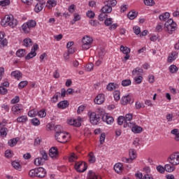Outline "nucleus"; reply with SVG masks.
Listing matches in <instances>:
<instances>
[{"label":"nucleus","mask_w":179,"mask_h":179,"mask_svg":"<svg viewBox=\"0 0 179 179\" xmlns=\"http://www.w3.org/2000/svg\"><path fill=\"white\" fill-rule=\"evenodd\" d=\"M103 114H104V110L101 108H98L96 112H89L88 117L90 122L92 125H99L103 120Z\"/></svg>","instance_id":"f257e3e1"},{"label":"nucleus","mask_w":179,"mask_h":179,"mask_svg":"<svg viewBox=\"0 0 179 179\" xmlns=\"http://www.w3.org/2000/svg\"><path fill=\"white\" fill-rule=\"evenodd\" d=\"M1 24L3 27H11V29H15L17 26V20L13 17L12 14L6 15L5 17L1 19Z\"/></svg>","instance_id":"f03ea898"},{"label":"nucleus","mask_w":179,"mask_h":179,"mask_svg":"<svg viewBox=\"0 0 179 179\" xmlns=\"http://www.w3.org/2000/svg\"><path fill=\"white\" fill-rule=\"evenodd\" d=\"M31 178L38 177V178H44L47 176V171L43 167L31 169L29 172Z\"/></svg>","instance_id":"7ed1b4c3"},{"label":"nucleus","mask_w":179,"mask_h":179,"mask_svg":"<svg viewBox=\"0 0 179 179\" xmlns=\"http://www.w3.org/2000/svg\"><path fill=\"white\" fill-rule=\"evenodd\" d=\"M37 25V22H36V20H29L27 22H24L22 25V29L23 33L25 34H29L30 33V31L31 29H34L36 26Z\"/></svg>","instance_id":"20e7f679"},{"label":"nucleus","mask_w":179,"mask_h":179,"mask_svg":"<svg viewBox=\"0 0 179 179\" xmlns=\"http://www.w3.org/2000/svg\"><path fill=\"white\" fill-rule=\"evenodd\" d=\"M165 30L169 33V34H173L177 30V23L173 20V19H169L164 24Z\"/></svg>","instance_id":"39448f33"},{"label":"nucleus","mask_w":179,"mask_h":179,"mask_svg":"<svg viewBox=\"0 0 179 179\" xmlns=\"http://www.w3.org/2000/svg\"><path fill=\"white\" fill-rule=\"evenodd\" d=\"M82 48L83 50H89L92 47V44H93V38L89 36H85L82 39Z\"/></svg>","instance_id":"423d86ee"},{"label":"nucleus","mask_w":179,"mask_h":179,"mask_svg":"<svg viewBox=\"0 0 179 179\" xmlns=\"http://www.w3.org/2000/svg\"><path fill=\"white\" fill-rule=\"evenodd\" d=\"M75 170L78 173H85L87 170V164L85 162H77L75 163Z\"/></svg>","instance_id":"0eeeda50"},{"label":"nucleus","mask_w":179,"mask_h":179,"mask_svg":"<svg viewBox=\"0 0 179 179\" xmlns=\"http://www.w3.org/2000/svg\"><path fill=\"white\" fill-rule=\"evenodd\" d=\"M66 135L69 134L62 131V133L55 134V138L59 143H66L68 142V136Z\"/></svg>","instance_id":"6e6552de"},{"label":"nucleus","mask_w":179,"mask_h":179,"mask_svg":"<svg viewBox=\"0 0 179 179\" xmlns=\"http://www.w3.org/2000/svg\"><path fill=\"white\" fill-rule=\"evenodd\" d=\"M11 111L14 115H19V114H22V113H23V105L20 103L13 105L11 108Z\"/></svg>","instance_id":"1a4fd4ad"},{"label":"nucleus","mask_w":179,"mask_h":179,"mask_svg":"<svg viewBox=\"0 0 179 179\" xmlns=\"http://www.w3.org/2000/svg\"><path fill=\"white\" fill-rule=\"evenodd\" d=\"M169 162L172 166H178L179 164V152H174L171 155Z\"/></svg>","instance_id":"9d476101"},{"label":"nucleus","mask_w":179,"mask_h":179,"mask_svg":"<svg viewBox=\"0 0 179 179\" xmlns=\"http://www.w3.org/2000/svg\"><path fill=\"white\" fill-rule=\"evenodd\" d=\"M102 121L106 122L108 125H111L114 122V117L108 115V113H103L102 115Z\"/></svg>","instance_id":"9b49d317"},{"label":"nucleus","mask_w":179,"mask_h":179,"mask_svg":"<svg viewBox=\"0 0 179 179\" xmlns=\"http://www.w3.org/2000/svg\"><path fill=\"white\" fill-rule=\"evenodd\" d=\"M80 121H82V118L80 117H78V119H70L68 120V124L73 125V127H79L82 125Z\"/></svg>","instance_id":"f8f14e48"},{"label":"nucleus","mask_w":179,"mask_h":179,"mask_svg":"<svg viewBox=\"0 0 179 179\" xmlns=\"http://www.w3.org/2000/svg\"><path fill=\"white\" fill-rule=\"evenodd\" d=\"M59 155V152H58V148L57 147H52L49 150V156L52 157V159H57Z\"/></svg>","instance_id":"ddd939ff"},{"label":"nucleus","mask_w":179,"mask_h":179,"mask_svg":"<svg viewBox=\"0 0 179 179\" xmlns=\"http://www.w3.org/2000/svg\"><path fill=\"white\" fill-rule=\"evenodd\" d=\"M128 103L129 104H131V103H134V101H132V96H131V95H127L122 98L121 103L123 106H127V104H128Z\"/></svg>","instance_id":"4468645a"},{"label":"nucleus","mask_w":179,"mask_h":179,"mask_svg":"<svg viewBox=\"0 0 179 179\" xmlns=\"http://www.w3.org/2000/svg\"><path fill=\"white\" fill-rule=\"evenodd\" d=\"M104 100H106V99L104 98V94H99L94 99V102L95 103V104L100 105V104H103V103H104Z\"/></svg>","instance_id":"2eb2a0df"},{"label":"nucleus","mask_w":179,"mask_h":179,"mask_svg":"<svg viewBox=\"0 0 179 179\" xmlns=\"http://www.w3.org/2000/svg\"><path fill=\"white\" fill-rule=\"evenodd\" d=\"M4 37L5 32L0 31V45H2V47L8 45V39L5 38Z\"/></svg>","instance_id":"dca6fc26"},{"label":"nucleus","mask_w":179,"mask_h":179,"mask_svg":"<svg viewBox=\"0 0 179 179\" xmlns=\"http://www.w3.org/2000/svg\"><path fill=\"white\" fill-rule=\"evenodd\" d=\"M44 5H45V1H41L40 3H37L35 6L34 10L36 13L41 12L44 8Z\"/></svg>","instance_id":"f3484780"},{"label":"nucleus","mask_w":179,"mask_h":179,"mask_svg":"<svg viewBox=\"0 0 179 179\" xmlns=\"http://www.w3.org/2000/svg\"><path fill=\"white\" fill-rule=\"evenodd\" d=\"M58 108H61V110H65L67 107H69V101L67 100L61 101L57 103Z\"/></svg>","instance_id":"a211bd4d"},{"label":"nucleus","mask_w":179,"mask_h":179,"mask_svg":"<svg viewBox=\"0 0 179 179\" xmlns=\"http://www.w3.org/2000/svg\"><path fill=\"white\" fill-rule=\"evenodd\" d=\"M113 169L117 174H121V173H122V170H124L122 164L120 162L115 164Z\"/></svg>","instance_id":"6ab92c4d"},{"label":"nucleus","mask_w":179,"mask_h":179,"mask_svg":"<svg viewBox=\"0 0 179 179\" xmlns=\"http://www.w3.org/2000/svg\"><path fill=\"white\" fill-rule=\"evenodd\" d=\"M118 87H120V85L114 83H110L106 86L107 90L109 92H113V90H115V89H118Z\"/></svg>","instance_id":"aec40b11"},{"label":"nucleus","mask_w":179,"mask_h":179,"mask_svg":"<svg viewBox=\"0 0 179 179\" xmlns=\"http://www.w3.org/2000/svg\"><path fill=\"white\" fill-rule=\"evenodd\" d=\"M101 12H103V13H111L113 12V7L106 3L105 6L101 9Z\"/></svg>","instance_id":"412c9836"},{"label":"nucleus","mask_w":179,"mask_h":179,"mask_svg":"<svg viewBox=\"0 0 179 179\" xmlns=\"http://www.w3.org/2000/svg\"><path fill=\"white\" fill-rule=\"evenodd\" d=\"M16 122L18 124H26L29 121V118L26 115H21L16 119Z\"/></svg>","instance_id":"4be33fe9"},{"label":"nucleus","mask_w":179,"mask_h":179,"mask_svg":"<svg viewBox=\"0 0 179 179\" xmlns=\"http://www.w3.org/2000/svg\"><path fill=\"white\" fill-rule=\"evenodd\" d=\"M23 74H22V72L19 71H12L10 73V76H12V78H14L15 79H17V80H19Z\"/></svg>","instance_id":"5701e85b"},{"label":"nucleus","mask_w":179,"mask_h":179,"mask_svg":"<svg viewBox=\"0 0 179 179\" xmlns=\"http://www.w3.org/2000/svg\"><path fill=\"white\" fill-rule=\"evenodd\" d=\"M143 73V69H141L140 67H136L132 71V75L134 76H141Z\"/></svg>","instance_id":"b1692460"},{"label":"nucleus","mask_w":179,"mask_h":179,"mask_svg":"<svg viewBox=\"0 0 179 179\" xmlns=\"http://www.w3.org/2000/svg\"><path fill=\"white\" fill-rule=\"evenodd\" d=\"M88 179H101V176L96 174V173L93 172L92 171H89Z\"/></svg>","instance_id":"393cba45"},{"label":"nucleus","mask_w":179,"mask_h":179,"mask_svg":"<svg viewBox=\"0 0 179 179\" xmlns=\"http://www.w3.org/2000/svg\"><path fill=\"white\" fill-rule=\"evenodd\" d=\"M23 45L29 48L33 45V41L30 38H26L23 40Z\"/></svg>","instance_id":"a878e982"},{"label":"nucleus","mask_w":179,"mask_h":179,"mask_svg":"<svg viewBox=\"0 0 179 179\" xmlns=\"http://www.w3.org/2000/svg\"><path fill=\"white\" fill-rule=\"evenodd\" d=\"M19 142V138H14L8 141V146H10V148H13L14 146H16L17 145V143Z\"/></svg>","instance_id":"bb28decb"},{"label":"nucleus","mask_w":179,"mask_h":179,"mask_svg":"<svg viewBox=\"0 0 179 179\" xmlns=\"http://www.w3.org/2000/svg\"><path fill=\"white\" fill-rule=\"evenodd\" d=\"M88 157L89 163H90L91 164L93 163H96V156H94V153H93V152H90L88 154Z\"/></svg>","instance_id":"cd10ccee"},{"label":"nucleus","mask_w":179,"mask_h":179,"mask_svg":"<svg viewBox=\"0 0 179 179\" xmlns=\"http://www.w3.org/2000/svg\"><path fill=\"white\" fill-rule=\"evenodd\" d=\"M129 159H131V162L135 160V159H136V152H135V150L130 149L129 150Z\"/></svg>","instance_id":"c85d7f7f"},{"label":"nucleus","mask_w":179,"mask_h":179,"mask_svg":"<svg viewBox=\"0 0 179 179\" xmlns=\"http://www.w3.org/2000/svg\"><path fill=\"white\" fill-rule=\"evenodd\" d=\"M44 163H45V161L43 159H42L41 157H38V158L35 159V160H34L35 166H43V164H44Z\"/></svg>","instance_id":"c756f323"},{"label":"nucleus","mask_w":179,"mask_h":179,"mask_svg":"<svg viewBox=\"0 0 179 179\" xmlns=\"http://www.w3.org/2000/svg\"><path fill=\"white\" fill-rule=\"evenodd\" d=\"M127 16L130 20H134L138 16V12L131 10L129 12Z\"/></svg>","instance_id":"7c9ffc66"},{"label":"nucleus","mask_w":179,"mask_h":179,"mask_svg":"<svg viewBox=\"0 0 179 179\" xmlns=\"http://www.w3.org/2000/svg\"><path fill=\"white\" fill-rule=\"evenodd\" d=\"M132 132H134V134H141V132H142V131H143V129H142V127L141 126H138V125H135L132 129H131Z\"/></svg>","instance_id":"2f4dec72"},{"label":"nucleus","mask_w":179,"mask_h":179,"mask_svg":"<svg viewBox=\"0 0 179 179\" xmlns=\"http://www.w3.org/2000/svg\"><path fill=\"white\" fill-rule=\"evenodd\" d=\"M16 55L19 58H23L24 55H26V50L24 49H20L16 52Z\"/></svg>","instance_id":"473e14b6"},{"label":"nucleus","mask_w":179,"mask_h":179,"mask_svg":"<svg viewBox=\"0 0 179 179\" xmlns=\"http://www.w3.org/2000/svg\"><path fill=\"white\" fill-rule=\"evenodd\" d=\"M159 17V20L166 22V20H167V19H169V17H170V13H165L164 14H161Z\"/></svg>","instance_id":"72a5a7b5"},{"label":"nucleus","mask_w":179,"mask_h":179,"mask_svg":"<svg viewBox=\"0 0 179 179\" xmlns=\"http://www.w3.org/2000/svg\"><path fill=\"white\" fill-rule=\"evenodd\" d=\"M120 51H122V52H123L124 55H128L131 52V49L128 47L121 45L120 46Z\"/></svg>","instance_id":"f704fd0d"},{"label":"nucleus","mask_w":179,"mask_h":179,"mask_svg":"<svg viewBox=\"0 0 179 179\" xmlns=\"http://www.w3.org/2000/svg\"><path fill=\"white\" fill-rule=\"evenodd\" d=\"M59 96H61V93L60 92H56L53 96L50 99V101L52 103H57L58 101V97H59Z\"/></svg>","instance_id":"c9c22d12"},{"label":"nucleus","mask_w":179,"mask_h":179,"mask_svg":"<svg viewBox=\"0 0 179 179\" xmlns=\"http://www.w3.org/2000/svg\"><path fill=\"white\" fill-rule=\"evenodd\" d=\"M136 125L135 122H124V128H134Z\"/></svg>","instance_id":"e433bc0d"},{"label":"nucleus","mask_w":179,"mask_h":179,"mask_svg":"<svg viewBox=\"0 0 179 179\" xmlns=\"http://www.w3.org/2000/svg\"><path fill=\"white\" fill-rule=\"evenodd\" d=\"M69 160L71 163H73V162H76V160H78V155H76V154H75V152L70 154Z\"/></svg>","instance_id":"4c0bfd02"},{"label":"nucleus","mask_w":179,"mask_h":179,"mask_svg":"<svg viewBox=\"0 0 179 179\" xmlns=\"http://www.w3.org/2000/svg\"><path fill=\"white\" fill-rule=\"evenodd\" d=\"M164 167H165V171H167L168 173H173V171L176 170V168L174 166H172L170 164H166Z\"/></svg>","instance_id":"58836bf2"},{"label":"nucleus","mask_w":179,"mask_h":179,"mask_svg":"<svg viewBox=\"0 0 179 179\" xmlns=\"http://www.w3.org/2000/svg\"><path fill=\"white\" fill-rule=\"evenodd\" d=\"M13 167L15 169V170H22V165L18 162H13L11 163Z\"/></svg>","instance_id":"ea45409f"},{"label":"nucleus","mask_w":179,"mask_h":179,"mask_svg":"<svg viewBox=\"0 0 179 179\" xmlns=\"http://www.w3.org/2000/svg\"><path fill=\"white\" fill-rule=\"evenodd\" d=\"M132 82L129 79H126L122 80V86L124 87H127V86H131Z\"/></svg>","instance_id":"a19ab883"},{"label":"nucleus","mask_w":179,"mask_h":179,"mask_svg":"<svg viewBox=\"0 0 179 179\" xmlns=\"http://www.w3.org/2000/svg\"><path fill=\"white\" fill-rule=\"evenodd\" d=\"M36 55L37 52L31 50V52L25 57V59H31V58H34Z\"/></svg>","instance_id":"79ce46f5"},{"label":"nucleus","mask_w":179,"mask_h":179,"mask_svg":"<svg viewBox=\"0 0 179 179\" xmlns=\"http://www.w3.org/2000/svg\"><path fill=\"white\" fill-rule=\"evenodd\" d=\"M169 71L171 73H177L178 72V67L176 65H171L169 66Z\"/></svg>","instance_id":"37998d69"},{"label":"nucleus","mask_w":179,"mask_h":179,"mask_svg":"<svg viewBox=\"0 0 179 179\" xmlns=\"http://www.w3.org/2000/svg\"><path fill=\"white\" fill-rule=\"evenodd\" d=\"M143 80V77L142 76H138L134 78V82L136 85H141Z\"/></svg>","instance_id":"c03bdc74"},{"label":"nucleus","mask_w":179,"mask_h":179,"mask_svg":"<svg viewBox=\"0 0 179 179\" xmlns=\"http://www.w3.org/2000/svg\"><path fill=\"white\" fill-rule=\"evenodd\" d=\"M8 135V128L2 127L0 129V136H6Z\"/></svg>","instance_id":"a18cd8bd"},{"label":"nucleus","mask_w":179,"mask_h":179,"mask_svg":"<svg viewBox=\"0 0 179 179\" xmlns=\"http://www.w3.org/2000/svg\"><path fill=\"white\" fill-rule=\"evenodd\" d=\"M55 132H56V134H61L62 132H64V129L62 128V126L56 125L55 127Z\"/></svg>","instance_id":"49530a36"},{"label":"nucleus","mask_w":179,"mask_h":179,"mask_svg":"<svg viewBox=\"0 0 179 179\" xmlns=\"http://www.w3.org/2000/svg\"><path fill=\"white\" fill-rule=\"evenodd\" d=\"M104 19H107V13L104 12H101V13L99 15V20L100 22H103Z\"/></svg>","instance_id":"de8ad7c7"},{"label":"nucleus","mask_w":179,"mask_h":179,"mask_svg":"<svg viewBox=\"0 0 179 179\" xmlns=\"http://www.w3.org/2000/svg\"><path fill=\"white\" fill-rule=\"evenodd\" d=\"M40 153H41V156H42L41 158H42L43 160H45H45H48V155H47V152H45V150H41V151H40Z\"/></svg>","instance_id":"09e8293b"},{"label":"nucleus","mask_w":179,"mask_h":179,"mask_svg":"<svg viewBox=\"0 0 179 179\" xmlns=\"http://www.w3.org/2000/svg\"><path fill=\"white\" fill-rule=\"evenodd\" d=\"M31 122L34 127H38V125H40V120H38V118L35 117L31 119Z\"/></svg>","instance_id":"8fccbe9b"},{"label":"nucleus","mask_w":179,"mask_h":179,"mask_svg":"<svg viewBox=\"0 0 179 179\" xmlns=\"http://www.w3.org/2000/svg\"><path fill=\"white\" fill-rule=\"evenodd\" d=\"M28 82L27 81H21L19 84H18V89H23L24 87H26L28 85Z\"/></svg>","instance_id":"3c124183"},{"label":"nucleus","mask_w":179,"mask_h":179,"mask_svg":"<svg viewBox=\"0 0 179 179\" xmlns=\"http://www.w3.org/2000/svg\"><path fill=\"white\" fill-rule=\"evenodd\" d=\"M38 115L40 118H44L45 115H47V113L45 112V109H42L38 112Z\"/></svg>","instance_id":"603ef678"},{"label":"nucleus","mask_w":179,"mask_h":179,"mask_svg":"<svg viewBox=\"0 0 179 179\" xmlns=\"http://www.w3.org/2000/svg\"><path fill=\"white\" fill-rule=\"evenodd\" d=\"M10 5V0L0 1V6H8Z\"/></svg>","instance_id":"864d4df0"},{"label":"nucleus","mask_w":179,"mask_h":179,"mask_svg":"<svg viewBox=\"0 0 179 179\" xmlns=\"http://www.w3.org/2000/svg\"><path fill=\"white\" fill-rule=\"evenodd\" d=\"M104 3H107L111 6V8H113V6H115V5H117V0L106 1L104 2Z\"/></svg>","instance_id":"5fc2aeb1"},{"label":"nucleus","mask_w":179,"mask_h":179,"mask_svg":"<svg viewBox=\"0 0 179 179\" xmlns=\"http://www.w3.org/2000/svg\"><path fill=\"white\" fill-rule=\"evenodd\" d=\"M5 156L6 157H8V159H10V157H13V152L10 150H7L5 152Z\"/></svg>","instance_id":"6e6d98bb"},{"label":"nucleus","mask_w":179,"mask_h":179,"mask_svg":"<svg viewBox=\"0 0 179 179\" xmlns=\"http://www.w3.org/2000/svg\"><path fill=\"white\" fill-rule=\"evenodd\" d=\"M20 101V97L19 96H15L13 99L10 101L11 104H17Z\"/></svg>","instance_id":"4d7b16f0"},{"label":"nucleus","mask_w":179,"mask_h":179,"mask_svg":"<svg viewBox=\"0 0 179 179\" xmlns=\"http://www.w3.org/2000/svg\"><path fill=\"white\" fill-rule=\"evenodd\" d=\"M132 113L126 114L125 116L124 117V122H128V121H131V120H132Z\"/></svg>","instance_id":"13d9d810"},{"label":"nucleus","mask_w":179,"mask_h":179,"mask_svg":"<svg viewBox=\"0 0 179 179\" xmlns=\"http://www.w3.org/2000/svg\"><path fill=\"white\" fill-rule=\"evenodd\" d=\"M145 5L147 6H153L155 5V0H143Z\"/></svg>","instance_id":"bf43d9fd"},{"label":"nucleus","mask_w":179,"mask_h":179,"mask_svg":"<svg viewBox=\"0 0 179 179\" xmlns=\"http://www.w3.org/2000/svg\"><path fill=\"white\" fill-rule=\"evenodd\" d=\"M93 63H89L86 65L85 66V71H87V72H90L92 71H93Z\"/></svg>","instance_id":"052dcab7"},{"label":"nucleus","mask_w":179,"mask_h":179,"mask_svg":"<svg viewBox=\"0 0 179 179\" xmlns=\"http://www.w3.org/2000/svg\"><path fill=\"white\" fill-rule=\"evenodd\" d=\"M105 26H110L113 24V18H106L104 21Z\"/></svg>","instance_id":"680f3d73"},{"label":"nucleus","mask_w":179,"mask_h":179,"mask_svg":"<svg viewBox=\"0 0 179 179\" xmlns=\"http://www.w3.org/2000/svg\"><path fill=\"white\" fill-rule=\"evenodd\" d=\"M124 122H125V118H124V116H119L117 118L118 125H122V124H124Z\"/></svg>","instance_id":"e2e57ef3"},{"label":"nucleus","mask_w":179,"mask_h":179,"mask_svg":"<svg viewBox=\"0 0 179 179\" xmlns=\"http://www.w3.org/2000/svg\"><path fill=\"white\" fill-rule=\"evenodd\" d=\"M157 170L161 174H163V173H164V171H166L165 166L163 167V166H162V165H159L158 166H157Z\"/></svg>","instance_id":"0e129e2a"},{"label":"nucleus","mask_w":179,"mask_h":179,"mask_svg":"<svg viewBox=\"0 0 179 179\" xmlns=\"http://www.w3.org/2000/svg\"><path fill=\"white\" fill-rule=\"evenodd\" d=\"M106 141V134L102 133L99 137V142L101 145H103L104 143V141Z\"/></svg>","instance_id":"69168bd1"},{"label":"nucleus","mask_w":179,"mask_h":179,"mask_svg":"<svg viewBox=\"0 0 179 179\" xmlns=\"http://www.w3.org/2000/svg\"><path fill=\"white\" fill-rule=\"evenodd\" d=\"M133 30L134 31V34L138 36V34H141V27L138 26H135L133 27Z\"/></svg>","instance_id":"338daca9"},{"label":"nucleus","mask_w":179,"mask_h":179,"mask_svg":"<svg viewBox=\"0 0 179 179\" xmlns=\"http://www.w3.org/2000/svg\"><path fill=\"white\" fill-rule=\"evenodd\" d=\"M8 94V89L3 87H0V94L5 96V94Z\"/></svg>","instance_id":"774afa93"}]
</instances>
